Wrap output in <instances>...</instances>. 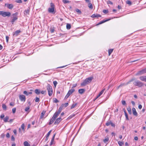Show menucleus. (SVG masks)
<instances>
[{"label":"nucleus","instance_id":"nucleus-50","mask_svg":"<svg viewBox=\"0 0 146 146\" xmlns=\"http://www.w3.org/2000/svg\"><path fill=\"white\" fill-rule=\"evenodd\" d=\"M107 3L108 4H111V5H112L113 4V3L112 2L110 1H107Z\"/></svg>","mask_w":146,"mask_h":146},{"label":"nucleus","instance_id":"nucleus-44","mask_svg":"<svg viewBox=\"0 0 146 146\" xmlns=\"http://www.w3.org/2000/svg\"><path fill=\"white\" fill-rule=\"evenodd\" d=\"M30 109V107L29 106L26 107L25 109V111H27Z\"/></svg>","mask_w":146,"mask_h":146},{"label":"nucleus","instance_id":"nucleus-27","mask_svg":"<svg viewBox=\"0 0 146 146\" xmlns=\"http://www.w3.org/2000/svg\"><path fill=\"white\" fill-rule=\"evenodd\" d=\"M88 6L90 9H92L93 8L92 5L90 2L88 4Z\"/></svg>","mask_w":146,"mask_h":146},{"label":"nucleus","instance_id":"nucleus-59","mask_svg":"<svg viewBox=\"0 0 146 146\" xmlns=\"http://www.w3.org/2000/svg\"><path fill=\"white\" fill-rule=\"evenodd\" d=\"M142 108V106L141 105V104H140L139 105V106H138V108L140 109H141Z\"/></svg>","mask_w":146,"mask_h":146},{"label":"nucleus","instance_id":"nucleus-32","mask_svg":"<svg viewBox=\"0 0 146 146\" xmlns=\"http://www.w3.org/2000/svg\"><path fill=\"white\" fill-rule=\"evenodd\" d=\"M62 110V108H61V107H60L58 111L56 112L58 113V114H59L61 112Z\"/></svg>","mask_w":146,"mask_h":146},{"label":"nucleus","instance_id":"nucleus-41","mask_svg":"<svg viewBox=\"0 0 146 146\" xmlns=\"http://www.w3.org/2000/svg\"><path fill=\"white\" fill-rule=\"evenodd\" d=\"M25 125L24 124V123L22 124L21 125V127L22 129L24 131L25 130Z\"/></svg>","mask_w":146,"mask_h":146},{"label":"nucleus","instance_id":"nucleus-17","mask_svg":"<svg viewBox=\"0 0 146 146\" xmlns=\"http://www.w3.org/2000/svg\"><path fill=\"white\" fill-rule=\"evenodd\" d=\"M75 91V90L74 89H72L70 90L68 92V93L70 95L72 94L74 91Z\"/></svg>","mask_w":146,"mask_h":146},{"label":"nucleus","instance_id":"nucleus-19","mask_svg":"<svg viewBox=\"0 0 146 146\" xmlns=\"http://www.w3.org/2000/svg\"><path fill=\"white\" fill-rule=\"evenodd\" d=\"M9 119V117L8 116H6L4 118H3V121L5 122H6L8 121V120Z\"/></svg>","mask_w":146,"mask_h":146},{"label":"nucleus","instance_id":"nucleus-31","mask_svg":"<svg viewBox=\"0 0 146 146\" xmlns=\"http://www.w3.org/2000/svg\"><path fill=\"white\" fill-rule=\"evenodd\" d=\"M105 90V89H104L100 92L98 94V96H100L103 93Z\"/></svg>","mask_w":146,"mask_h":146},{"label":"nucleus","instance_id":"nucleus-60","mask_svg":"<svg viewBox=\"0 0 146 146\" xmlns=\"http://www.w3.org/2000/svg\"><path fill=\"white\" fill-rule=\"evenodd\" d=\"M110 125H111L112 126V127H115V124H114L113 123H112V122H111V123H110Z\"/></svg>","mask_w":146,"mask_h":146},{"label":"nucleus","instance_id":"nucleus-38","mask_svg":"<svg viewBox=\"0 0 146 146\" xmlns=\"http://www.w3.org/2000/svg\"><path fill=\"white\" fill-rule=\"evenodd\" d=\"M70 95L68 93L66 95V96H65L64 99H67L69 97Z\"/></svg>","mask_w":146,"mask_h":146},{"label":"nucleus","instance_id":"nucleus-22","mask_svg":"<svg viewBox=\"0 0 146 146\" xmlns=\"http://www.w3.org/2000/svg\"><path fill=\"white\" fill-rule=\"evenodd\" d=\"M55 120V119H54L52 117L51 119H50V122L48 124L50 125L52 124L53 123L54 121Z\"/></svg>","mask_w":146,"mask_h":146},{"label":"nucleus","instance_id":"nucleus-45","mask_svg":"<svg viewBox=\"0 0 146 146\" xmlns=\"http://www.w3.org/2000/svg\"><path fill=\"white\" fill-rule=\"evenodd\" d=\"M39 101H40L39 98H37V97H36V99L35 100V102H39Z\"/></svg>","mask_w":146,"mask_h":146},{"label":"nucleus","instance_id":"nucleus-16","mask_svg":"<svg viewBox=\"0 0 146 146\" xmlns=\"http://www.w3.org/2000/svg\"><path fill=\"white\" fill-rule=\"evenodd\" d=\"M85 91V90L83 89H80L79 90L78 92L80 94H82Z\"/></svg>","mask_w":146,"mask_h":146},{"label":"nucleus","instance_id":"nucleus-14","mask_svg":"<svg viewBox=\"0 0 146 146\" xmlns=\"http://www.w3.org/2000/svg\"><path fill=\"white\" fill-rule=\"evenodd\" d=\"M55 134H54V136H53L52 137V139H51V142H50V145H52L54 144V138H55Z\"/></svg>","mask_w":146,"mask_h":146},{"label":"nucleus","instance_id":"nucleus-49","mask_svg":"<svg viewBox=\"0 0 146 146\" xmlns=\"http://www.w3.org/2000/svg\"><path fill=\"white\" fill-rule=\"evenodd\" d=\"M16 2L18 3H21L22 1L21 0H15Z\"/></svg>","mask_w":146,"mask_h":146},{"label":"nucleus","instance_id":"nucleus-24","mask_svg":"<svg viewBox=\"0 0 146 146\" xmlns=\"http://www.w3.org/2000/svg\"><path fill=\"white\" fill-rule=\"evenodd\" d=\"M135 80V78H132L129 81H128L126 83L127 85H128V84L130 83L131 82H133V81L134 80Z\"/></svg>","mask_w":146,"mask_h":146},{"label":"nucleus","instance_id":"nucleus-40","mask_svg":"<svg viewBox=\"0 0 146 146\" xmlns=\"http://www.w3.org/2000/svg\"><path fill=\"white\" fill-rule=\"evenodd\" d=\"M53 83L54 87H55L57 84V82L56 81H54L53 82Z\"/></svg>","mask_w":146,"mask_h":146},{"label":"nucleus","instance_id":"nucleus-8","mask_svg":"<svg viewBox=\"0 0 146 146\" xmlns=\"http://www.w3.org/2000/svg\"><path fill=\"white\" fill-rule=\"evenodd\" d=\"M139 79L142 81L146 82V76H143L139 77Z\"/></svg>","mask_w":146,"mask_h":146},{"label":"nucleus","instance_id":"nucleus-36","mask_svg":"<svg viewBox=\"0 0 146 146\" xmlns=\"http://www.w3.org/2000/svg\"><path fill=\"white\" fill-rule=\"evenodd\" d=\"M77 105V104H73L72 105V106L71 107V109H72L74 108L75 106Z\"/></svg>","mask_w":146,"mask_h":146},{"label":"nucleus","instance_id":"nucleus-54","mask_svg":"<svg viewBox=\"0 0 146 146\" xmlns=\"http://www.w3.org/2000/svg\"><path fill=\"white\" fill-rule=\"evenodd\" d=\"M6 136L7 138H9L10 137V134L9 133H7L6 135Z\"/></svg>","mask_w":146,"mask_h":146},{"label":"nucleus","instance_id":"nucleus-43","mask_svg":"<svg viewBox=\"0 0 146 146\" xmlns=\"http://www.w3.org/2000/svg\"><path fill=\"white\" fill-rule=\"evenodd\" d=\"M62 1H63V3L64 4L68 3L69 2L68 1L66 0H63Z\"/></svg>","mask_w":146,"mask_h":146},{"label":"nucleus","instance_id":"nucleus-5","mask_svg":"<svg viewBox=\"0 0 146 146\" xmlns=\"http://www.w3.org/2000/svg\"><path fill=\"white\" fill-rule=\"evenodd\" d=\"M146 73V68L142 69L141 70L139 71L135 74L136 76L141 75Z\"/></svg>","mask_w":146,"mask_h":146},{"label":"nucleus","instance_id":"nucleus-57","mask_svg":"<svg viewBox=\"0 0 146 146\" xmlns=\"http://www.w3.org/2000/svg\"><path fill=\"white\" fill-rule=\"evenodd\" d=\"M5 115L4 114H1L0 116V118L1 119H3V117H4Z\"/></svg>","mask_w":146,"mask_h":146},{"label":"nucleus","instance_id":"nucleus-10","mask_svg":"<svg viewBox=\"0 0 146 146\" xmlns=\"http://www.w3.org/2000/svg\"><path fill=\"white\" fill-rule=\"evenodd\" d=\"M62 120V118L60 117L58 118L55 121L54 124H58Z\"/></svg>","mask_w":146,"mask_h":146},{"label":"nucleus","instance_id":"nucleus-13","mask_svg":"<svg viewBox=\"0 0 146 146\" xmlns=\"http://www.w3.org/2000/svg\"><path fill=\"white\" fill-rule=\"evenodd\" d=\"M91 17L92 18H94V17H97L98 18V17H101V15L98 14H93L91 16Z\"/></svg>","mask_w":146,"mask_h":146},{"label":"nucleus","instance_id":"nucleus-30","mask_svg":"<svg viewBox=\"0 0 146 146\" xmlns=\"http://www.w3.org/2000/svg\"><path fill=\"white\" fill-rule=\"evenodd\" d=\"M113 51V49H110L108 50L109 55L110 56Z\"/></svg>","mask_w":146,"mask_h":146},{"label":"nucleus","instance_id":"nucleus-55","mask_svg":"<svg viewBox=\"0 0 146 146\" xmlns=\"http://www.w3.org/2000/svg\"><path fill=\"white\" fill-rule=\"evenodd\" d=\"M111 122H108L106 123V125L108 126L110 124Z\"/></svg>","mask_w":146,"mask_h":146},{"label":"nucleus","instance_id":"nucleus-11","mask_svg":"<svg viewBox=\"0 0 146 146\" xmlns=\"http://www.w3.org/2000/svg\"><path fill=\"white\" fill-rule=\"evenodd\" d=\"M132 112L133 114L134 115L136 116H137V113L136 110L134 108H132Z\"/></svg>","mask_w":146,"mask_h":146},{"label":"nucleus","instance_id":"nucleus-62","mask_svg":"<svg viewBox=\"0 0 146 146\" xmlns=\"http://www.w3.org/2000/svg\"><path fill=\"white\" fill-rule=\"evenodd\" d=\"M46 92V91H42L40 92L42 94H44Z\"/></svg>","mask_w":146,"mask_h":146},{"label":"nucleus","instance_id":"nucleus-33","mask_svg":"<svg viewBox=\"0 0 146 146\" xmlns=\"http://www.w3.org/2000/svg\"><path fill=\"white\" fill-rule=\"evenodd\" d=\"M71 28V25L70 24H67L66 25V28L68 29H69Z\"/></svg>","mask_w":146,"mask_h":146},{"label":"nucleus","instance_id":"nucleus-23","mask_svg":"<svg viewBox=\"0 0 146 146\" xmlns=\"http://www.w3.org/2000/svg\"><path fill=\"white\" fill-rule=\"evenodd\" d=\"M110 19H107V20H104V21H100L99 23H98L97 25H99V24H102L103 23H104L106 22H107L109 20H110Z\"/></svg>","mask_w":146,"mask_h":146},{"label":"nucleus","instance_id":"nucleus-1","mask_svg":"<svg viewBox=\"0 0 146 146\" xmlns=\"http://www.w3.org/2000/svg\"><path fill=\"white\" fill-rule=\"evenodd\" d=\"M93 79V77H91L86 79L84 80L81 84V85L82 86H84L90 83Z\"/></svg>","mask_w":146,"mask_h":146},{"label":"nucleus","instance_id":"nucleus-42","mask_svg":"<svg viewBox=\"0 0 146 146\" xmlns=\"http://www.w3.org/2000/svg\"><path fill=\"white\" fill-rule=\"evenodd\" d=\"M76 12L79 13L80 14H81V11L79 9H76Z\"/></svg>","mask_w":146,"mask_h":146},{"label":"nucleus","instance_id":"nucleus-34","mask_svg":"<svg viewBox=\"0 0 146 146\" xmlns=\"http://www.w3.org/2000/svg\"><path fill=\"white\" fill-rule=\"evenodd\" d=\"M118 144L119 145V146H122L124 143H123L122 142H121L120 141H118Z\"/></svg>","mask_w":146,"mask_h":146},{"label":"nucleus","instance_id":"nucleus-29","mask_svg":"<svg viewBox=\"0 0 146 146\" xmlns=\"http://www.w3.org/2000/svg\"><path fill=\"white\" fill-rule=\"evenodd\" d=\"M109 139L108 137H107L103 141L104 143H106L108 141Z\"/></svg>","mask_w":146,"mask_h":146},{"label":"nucleus","instance_id":"nucleus-58","mask_svg":"<svg viewBox=\"0 0 146 146\" xmlns=\"http://www.w3.org/2000/svg\"><path fill=\"white\" fill-rule=\"evenodd\" d=\"M68 105V103H65L64 104V106L65 107H66Z\"/></svg>","mask_w":146,"mask_h":146},{"label":"nucleus","instance_id":"nucleus-15","mask_svg":"<svg viewBox=\"0 0 146 146\" xmlns=\"http://www.w3.org/2000/svg\"><path fill=\"white\" fill-rule=\"evenodd\" d=\"M5 5L9 9H12L13 7V6L11 4H6Z\"/></svg>","mask_w":146,"mask_h":146},{"label":"nucleus","instance_id":"nucleus-3","mask_svg":"<svg viewBox=\"0 0 146 146\" xmlns=\"http://www.w3.org/2000/svg\"><path fill=\"white\" fill-rule=\"evenodd\" d=\"M133 84L135 86H137L139 87H141L144 84L143 82L139 80L135 81L133 82Z\"/></svg>","mask_w":146,"mask_h":146},{"label":"nucleus","instance_id":"nucleus-25","mask_svg":"<svg viewBox=\"0 0 146 146\" xmlns=\"http://www.w3.org/2000/svg\"><path fill=\"white\" fill-rule=\"evenodd\" d=\"M24 146H30V144L26 141L24 142Z\"/></svg>","mask_w":146,"mask_h":146},{"label":"nucleus","instance_id":"nucleus-35","mask_svg":"<svg viewBox=\"0 0 146 146\" xmlns=\"http://www.w3.org/2000/svg\"><path fill=\"white\" fill-rule=\"evenodd\" d=\"M126 3L127 4L129 5H131L132 4V3L129 0L127 1H126Z\"/></svg>","mask_w":146,"mask_h":146},{"label":"nucleus","instance_id":"nucleus-9","mask_svg":"<svg viewBox=\"0 0 146 146\" xmlns=\"http://www.w3.org/2000/svg\"><path fill=\"white\" fill-rule=\"evenodd\" d=\"M19 99L20 100L22 101H25V97L24 95H20L19 96Z\"/></svg>","mask_w":146,"mask_h":146},{"label":"nucleus","instance_id":"nucleus-37","mask_svg":"<svg viewBox=\"0 0 146 146\" xmlns=\"http://www.w3.org/2000/svg\"><path fill=\"white\" fill-rule=\"evenodd\" d=\"M70 95L68 93L66 95V96H65L64 99H67L69 97Z\"/></svg>","mask_w":146,"mask_h":146},{"label":"nucleus","instance_id":"nucleus-52","mask_svg":"<svg viewBox=\"0 0 146 146\" xmlns=\"http://www.w3.org/2000/svg\"><path fill=\"white\" fill-rule=\"evenodd\" d=\"M121 103H122V104L123 105H125L126 104V102H125V101L122 100L121 101Z\"/></svg>","mask_w":146,"mask_h":146},{"label":"nucleus","instance_id":"nucleus-48","mask_svg":"<svg viewBox=\"0 0 146 146\" xmlns=\"http://www.w3.org/2000/svg\"><path fill=\"white\" fill-rule=\"evenodd\" d=\"M16 110V108H14L12 109V112L13 113H14L15 112Z\"/></svg>","mask_w":146,"mask_h":146},{"label":"nucleus","instance_id":"nucleus-20","mask_svg":"<svg viewBox=\"0 0 146 146\" xmlns=\"http://www.w3.org/2000/svg\"><path fill=\"white\" fill-rule=\"evenodd\" d=\"M35 92L36 94H39L40 93V91L39 89H36L35 90Z\"/></svg>","mask_w":146,"mask_h":146},{"label":"nucleus","instance_id":"nucleus-47","mask_svg":"<svg viewBox=\"0 0 146 146\" xmlns=\"http://www.w3.org/2000/svg\"><path fill=\"white\" fill-rule=\"evenodd\" d=\"M51 132V130H50V131L48 132V133H47L46 135V137H48L49 135H50Z\"/></svg>","mask_w":146,"mask_h":146},{"label":"nucleus","instance_id":"nucleus-21","mask_svg":"<svg viewBox=\"0 0 146 146\" xmlns=\"http://www.w3.org/2000/svg\"><path fill=\"white\" fill-rule=\"evenodd\" d=\"M45 111H42V112L41 114V116H40V119H42L43 117L44 116V114H45Z\"/></svg>","mask_w":146,"mask_h":146},{"label":"nucleus","instance_id":"nucleus-6","mask_svg":"<svg viewBox=\"0 0 146 146\" xmlns=\"http://www.w3.org/2000/svg\"><path fill=\"white\" fill-rule=\"evenodd\" d=\"M17 13H16L13 14L12 19L11 20V22L12 24H13V23L15 21L17 20V19H18V17H17Z\"/></svg>","mask_w":146,"mask_h":146},{"label":"nucleus","instance_id":"nucleus-64","mask_svg":"<svg viewBox=\"0 0 146 146\" xmlns=\"http://www.w3.org/2000/svg\"><path fill=\"white\" fill-rule=\"evenodd\" d=\"M77 84H73L72 88H74L76 86Z\"/></svg>","mask_w":146,"mask_h":146},{"label":"nucleus","instance_id":"nucleus-56","mask_svg":"<svg viewBox=\"0 0 146 146\" xmlns=\"http://www.w3.org/2000/svg\"><path fill=\"white\" fill-rule=\"evenodd\" d=\"M15 138L13 135L11 137V140L12 141H15Z\"/></svg>","mask_w":146,"mask_h":146},{"label":"nucleus","instance_id":"nucleus-2","mask_svg":"<svg viewBox=\"0 0 146 146\" xmlns=\"http://www.w3.org/2000/svg\"><path fill=\"white\" fill-rule=\"evenodd\" d=\"M47 89L48 90V95L50 96L52 95L53 90L52 87L49 84H48L47 86Z\"/></svg>","mask_w":146,"mask_h":146},{"label":"nucleus","instance_id":"nucleus-4","mask_svg":"<svg viewBox=\"0 0 146 146\" xmlns=\"http://www.w3.org/2000/svg\"><path fill=\"white\" fill-rule=\"evenodd\" d=\"M50 8L48 9V11L50 13H55L54 11V5L53 3H50Z\"/></svg>","mask_w":146,"mask_h":146},{"label":"nucleus","instance_id":"nucleus-63","mask_svg":"<svg viewBox=\"0 0 146 146\" xmlns=\"http://www.w3.org/2000/svg\"><path fill=\"white\" fill-rule=\"evenodd\" d=\"M57 117L54 114L52 117L55 119Z\"/></svg>","mask_w":146,"mask_h":146},{"label":"nucleus","instance_id":"nucleus-61","mask_svg":"<svg viewBox=\"0 0 146 146\" xmlns=\"http://www.w3.org/2000/svg\"><path fill=\"white\" fill-rule=\"evenodd\" d=\"M103 12L104 13H108V11H107L106 10L104 9L103 10Z\"/></svg>","mask_w":146,"mask_h":146},{"label":"nucleus","instance_id":"nucleus-39","mask_svg":"<svg viewBox=\"0 0 146 146\" xmlns=\"http://www.w3.org/2000/svg\"><path fill=\"white\" fill-rule=\"evenodd\" d=\"M2 108H3V109L4 110H6L7 107H6V106L5 105L3 104L2 105Z\"/></svg>","mask_w":146,"mask_h":146},{"label":"nucleus","instance_id":"nucleus-26","mask_svg":"<svg viewBox=\"0 0 146 146\" xmlns=\"http://www.w3.org/2000/svg\"><path fill=\"white\" fill-rule=\"evenodd\" d=\"M127 110L129 114H131V109L130 107H129L127 108Z\"/></svg>","mask_w":146,"mask_h":146},{"label":"nucleus","instance_id":"nucleus-46","mask_svg":"<svg viewBox=\"0 0 146 146\" xmlns=\"http://www.w3.org/2000/svg\"><path fill=\"white\" fill-rule=\"evenodd\" d=\"M125 115L126 117V119L127 120H129L128 115H127V113H125Z\"/></svg>","mask_w":146,"mask_h":146},{"label":"nucleus","instance_id":"nucleus-28","mask_svg":"<svg viewBox=\"0 0 146 146\" xmlns=\"http://www.w3.org/2000/svg\"><path fill=\"white\" fill-rule=\"evenodd\" d=\"M76 115V114H72L71 115H70L68 118V119H70L72 118V117H74L75 115Z\"/></svg>","mask_w":146,"mask_h":146},{"label":"nucleus","instance_id":"nucleus-53","mask_svg":"<svg viewBox=\"0 0 146 146\" xmlns=\"http://www.w3.org/2000/svg\"><path fill=\"white\" fill-rule=\"evenodd\" d=\"M6 42L7 43H8V42L9 37L7 36H6Z\"/></svg>","mask_w":146,"mask_h":146},{"label":"nucleus","instance_id":"nucleus-12","mask_svg":"<svg viewBox=\"0 0 146 146\" xmlns=\"http://www.w3.org/2000/svg\"><path fill=\"white\" fill-rule=\"evenodd\" d=\"M21 32V31L20 30H18L16 31L14 33H13V36H17Z\"/></svg>","mask_w":146,"mask_h":146},{"label":"nucleus","instance_id":"nucleus-18","mask_svg":"<svg viewBox=\"0 0 146 146\" xmlns=\"http://www.w3.org/2000/svg\"><path fill=\"white\" fill-rule=\"evenodd\" d=\"M126 85H127L126 83H123L121 84L117 87V89H118L120 87H121L123 86H125Z\"/></svg>","mask_w":146,"mask_h":146},{"label":"nucleus","instance_id":"nucleus-51","mask_svg":"<svg viewBox=\"0 0 146 146\" xmlns=\"http://www.w3.org/2000/svg\"><path fill=\"white\" fill-rule=\"evenodd\" d=\"M23 93H24V94H25L27 96L28 95V92H27L26 91H24V92H23Z\"/></svg>","mask_w":146,"mask_h":146},{"label":"nucleus","instance_id":"nucleus-7","mask_svg":"<svg viewBox=\"0 0 146 146\" xmlns=\"http://www.w3.org/2000/svg\"><path fill=\"white\" fill-rule=\"evenodd\" d=\"M11 15V13L9 12H3V16L5 17L6 16H9Z\"/></svg>","mask_w":146,"mask_h":146}]
</instances>
